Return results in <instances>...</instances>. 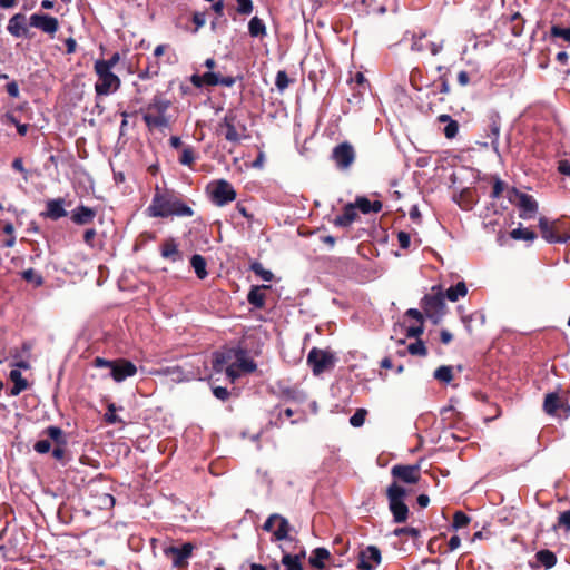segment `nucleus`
Wrapping results in <instances>:
<instances>
[{
  "label": "nucleus",
  "mask_w": 570,
  "mask_h": 570,
  "mask_svg": "<svg viewBox=\"0 0 570 570\" xmlns=\"http://www.w3.org/2000/svg\"><path fill=\"white\" fill-rule=\"evenodd\" d=\"M354 205L356 206V210H361L363 214H368L371 212V200L366 197H357Z\"/></svg>",
  "instance_id": "864d4df0"
},
{
  "label": "nucleus",
  "mask_w": 570,
  "mask_h": 570,
  "mask_svg": "<svg viewBox=\"0 0 570 570\" xmlns=\"http://www.w3.org/2000/svg\"><path fill=\"white\" fill-rule=\"evenodd\" d=\"M397 240H399V245L401 248L407 249L410 247L411 237H410V234H407L406 232H399Z\"/></svg>",
  "instance_id": "052dcab7"
},
{
  "label": "nucleus",
  "mask_w": 570,
  "mask_h": 570,
  "mask_svg": "<svg viewBox=\"0 0 570 570\" xmlns=\"http://www.w3.org/2000/svg\"><path fill=\"white\" fill-rule=\"evenodd\" d=\"M6 90L8 95L12 98H17L19 96V87L16 81H11L6 86Z\"/></svg>",
  "instance_id": "69168bd1"
},
{
  "label": "nucleus",
  "mask_w": 570,
  "mask_h": 570,
  "mask_svg": "<svg viewBox=\"0 0 570 570\" xmlns=\"http://www.w3.org/2000/svg\"><path fill=\"white\" fill-rule=\"evenodd\" d=\"M438 120L439 122L446 124L443 129V134L448 139H453L456 137L459 132V124L456 120L452 119L451 116L445 114L440 115Z\"/></svg>",
  "instance_id": "7c9ffc66"
},
{
  "label": "nucleus",
  "mask_w": 570,
  "mask_h": 570,
  "mask_svg": "<svg viewBox=\"0 0 570 570\" xmlns=\"http://www.w3.org/2000/svg\"><path fill=\"white\" fill-rule=\"evenodd\" d=\"M304 557V552L301 554H291L288 552H284L281 562L286 568V570H303L302 558Z\"/></svg>",
  "instance_id": "2f4dec72"
},
{
  "label": "nucleus",
  "mask_w": 570,
  "mask_h": 570,
  "mask_svg": "<svg viewBox=\"0 0 570 570\" xmlns=\"http://www.w3.org/2000/svg\"><path fill=\"white\" fill-rule=\"evenodd\" d=\"M351 82L355 85L356 94L354 95L356 98H361L367 89V81L362 72H356L355 76L351 79Z\"/></svg>",
  "instance_id": "ea45409f"
},
{
  "label": "nucleus",
  "mask_w": 570,
  "mask_h": 570,
  "mask_svg": "<svg viewBox=\"0 0 570 570\" xmlns=\"http://www.w3.org/2000/svg\"><path fill=\"white\" fill-rule=\"evenodd\" d=\"M541 236L550 244L566 243L570 239V219L559 218L549 220L546 217L539 219Z\"/></svg>",
  "instance_id": "39448f33"
},
{
  "label": "nucleus",
  "mask_w": 570,
  "mask_h": 570,
  "mask_svg": "<svg viewBox=\"0 0 570 570\" xmlns=\"http://www.w3.org/2000/svg\"><path fill=\"white\" fill-rule=\"evenodd\" d=\"M535 558L546 569L552 568L557 562L556 554L547 549L538 551Z\"/></svg>",
  "instance_id": "4c0bfd02"
},
{
  "label": "nucleus",
  "mask_w": 570,
  "mask_h": 570,
  "mask_svg": "<svg viewBox=\"0 0 570 570\" xmlns=\"http://www.w3.org/2000/svg\"><path fill=\"white\" fill-rule=\"evenodd\" d=\"M330 558V552L325 548H316L312 551L309 563L317 569L324 568V561Z\"/></svg>",
  "instance_id": "c9c22d12"
},
{
  "label": "nucleus",
  "mask_w": 570,
  "mask_h": 570,
  "mask_svg": "<svg viewBox=\"0 0 570 570\" xmlns=\"http://www.w3.org/2000/svg\"><path fill=\"white\" fill-rule=\"evenodd\" d=\"M233 365H235V370L239 371V375L243 372L252 373L256 370V364L247 357L243 350H236V356L234 358Z\"/></svg>",
  "instance_id": "bb28decb"
},
{
  "label": "nucleus",
  "mask_w": 570,
  "mask_h": 570,
  "mask_svg": "<svg viewBox=\"0 0 570 570\" xmlns=\"http://www.w3.org/2000/svg\"><path fill=\"white\" fill-rule=\"evenodd\" d=\"M264 288L266 287L253 286L247 295L248 303L255 308H263L265 305V293L263 292Z\"/></svg>",
  "instance_id": "473e14b6"
},
{
  "label": "nucleus",
  "mask_w": 570,
  "mask_h": 570,
  "mask_svg": "<svg viewBox=\"0 0 570 570\" xmlns=\"http://www.w3.org/2000/svg\"><path fill=\"white\" fill-rule=\"evenodd\" d=\"M33 449L36 452L40 454L48 453L51 449V443L49 440H39L35 443Z\"/></svg>",
  "instance_id": "4d7b16f0"
},
{
  "label": "nucleus",
  "mask_w": 570,
  "mask_h": 570,
  "mask_svg": "<svg viewBox=\"0 0 570 570\" xmlns=\"http://www.w3.org/2000/svg\"><path fill=\"white\" fill-rule=\"evenodd\" d=\"M207 191L209 194L210 200L216 206H225L236 198V190L234 189L233 185L225 180V179H218L212 181L207 186Z\"/></svg>",
  "instance_id": "9d476101"
},
{
  "label": "nucleus",
  "mask_w": 570,
  "mask_h": 570,
  "mask_svg": "<svg viewBox=\"0 0 570 570\" xmlns=\"http://www.w3.org/2000/svg\"><path fill=\"white\" fill-rule=\"evenodd\" d=\"M367 412L365 409H357L355 413L350 417V424L354 428H360L365 422Z\"/></svg>",
  "instance_id": "09e8293b"
},
{
  "label": "nucleus",
  "mask_w": 570,
  "mask_h": 570,
  "mask_svg": "<svg viewBox=\"0 0 570 570\" xmlns=\"http://www.w3.org/2000/svg\"><path fill=\"white\" fill-rule=\"evenodd\" d=\"M381 563V551L375 546H368L360 552L358 568L373 570Z\"/></svg>",
  "instance_id": "412c9836"
},
{
  "label": "nucleus",
  "mask_w": 570,
  "mask_h": 570,
  "mask_svg": "<svg viewBox=\"0 0 570 570\" xmlns=\"http://www.w3.org/2000/svg\"><path fill=\"white\" fill-rule=\"evenodd\" d=\"M510 236L511 238L513 239H517V240H534L537 238V235L534 232L528 229V228H522V227H518L513 230H511L510 233Z\"/></svg>",
  "instance_id": "a19ab883"
},
{
  "label": "nucleus",
  "mask_w": 570,
  "mask_h": 570,
  "mask_svg": "<svg viewBox=\"0 0 570 570\" xmlns=\"http://www.w3.org/2000/svg\"><path fill=\"white\" fill-rule=\"evenodd\" d=\"M236 11L243 16H249L253 12L254 6L252 0H235Z\"/></svg>",
  "instance_id": "8fccbe9b"
},
{
  "label": "nucleus",
  "mask_w": 570,
  "mask_h": 570,
  "mask_svg": "<svg viewBox=\"0 0 570 570\" xmlns=\"http://www.w3.org/2000/svg\"><path fill=\"white\" fill-rule=\"evenodd\" d=\"M120 61L119 52H115L111 55L109 59H98L95 63H101L104 66H108V69L112 70V68Z\"/></svg>",
  "instance_id": "6e6d98bb"
},
{
  "label": "nucleus",
  "mask_w": 570,
  "mask_h": 570,
  "mask_svg": "<svg viewBox=\"0 0 570 570\" xmlns=\"http://www.w3.org/2000/svg\"><path fill=\"white\" fill-rule=\"evenodd\" d=\"M250 269L265 282H271L273 279V273L265 269L259 262L252 263Z\"/></svg>",
  "instance_id": "c03bdc74"
},
{
  "label": "nucleus",
  "mask_w": 570,
  "mask_h": 570,
  "mask_svg": "<svg viewBox=\"0 0 570 570\" xmlns=\"http://www.w3.org/2000/svg\"><path fill=\"white\" fill-rule=\"evenodd\" d=\"M471 519L462 511H456L453 515L452 528L454 530L462 529L470 523Z\"/></svg>",
  "instance_id": "a18cd8bd"
},
{
  "label": "nucleus",
  "mask_w": 570,
  "mask_h": 570,
  "mask_svg": "<svg viewBox=\"0 0 570 570\" xmlns=\"http://www.w3.org/2000/svg\"><path fill=\"white\" fill-rule=\"evenodd\" d=\"M409 353L412 355L425 356L428 351L422 341L411 343L407 347Z\"/></svg>",
  "instance_id": "603ef678"
},
{
  "label": "nucleus",
  "mask_w": 570,
  "mask_h": 570,
  "mask_svg": "<svg viewBox=\"0 0 570 570\" xmlns=\"http://www.w3.org/2000/svg\"><path fill=\"white\" fill-rule=\"evenodd\" d=\"M550 33L554 38H561L566 42L570 43V27L562 28L560 26H552Z\"/></svg>",
  "instance_id": "49530a36"
},
{
  "label": "nucleus",
  "mask_w": 570,
  "mask_h": 570,
  "mask_svg": "<svg viewBox=\"0 0 570 570\" xmlns=\"http://www.w3.org/2000/svg\"><path fill=\"white\" fill-rule=\"evenodd\" d=\"M95 217V209L80 205L72 212L71 220L77 225H86L91 223Z\"/></svg>",
  "instance_id": "a878e982"
},
{
  "label": "nucleus",
  "mask_w": 570,
  "mask_h": 570,
  "mask_svg": "<svg viewBox=\"0 0 570 570\" xmlns=\"http://www.w3.org/2000/svg\"><path fill=\"white\" fill-rule=\"evenodd\" d=\"M422 308L426 316L438 324L445 314L446 305L444 302L443 293L434 295H425L423 298Z\"/></svg>",
  "instance_id": "4468645a"
},
{
  "label": "nucleus",
  "mask_w": 570,
  "mask_h": 570,
  "mask_svg": "<svg viewBox=\"0 0 570 570\" xmlns=\"http://www.w3.org/2000/svg\"><path fill=\"white\" fill-rule=\"evenodd\" d=\"M10 380L13 382V386L10 390L11 396L19 395L22 391L27 390L28 382L22 376L21 372L19 370H11L9 374Z\"/></svg>",
  "instance_id": "c85d7f7f"
},
{
  "label": "nucleus",
  "mask_w": 570,
  "mask_h": 570,
  "mask_svg": "<svg viewBox=\"0 0 570 570\" xmlns=\"http://www.w3.org/2000/svg\"><path fill=\"white\" fill-rule=\"evenodd\" d=\"M46 434L50 440H52L58 446H56L52 451V455L57 460H61L65 456V448L66 445V439L63 435V431L58 426H49L46 430Z\"/></svg>",
  "instance_id": "5701e85b"
},
{
  "label": "nucleus",
  "mask_w": 570,
  "mask_h": 570,
  "mask_svg": "<svg viewBox=\"0 0 570 570\" xmlns=\"http://www.w3.org/2000/svg\"><path fill=\"white\" fill-rule=\"evenodd\" d=\"M509 198L518 206L520 210V218L530 219L535 216L538 212V203L531 195L512 189Z\"/></svg>",
  "instance_id": "2eb2a0df"
},
{
  "label": "nucleus",
  "mask_w": 570,
  "mask_h": 570,
  "mask_svg": "<svg viewBox=\"0 0 570 570\" xmlns=\"http://www.w3.org/2000/svg\"><path fill=\"white\" fill-rule=\"evenodd\" d=\"M170 101L161 94L155 95L142 110V119L149 130L164 129L169 127V119L166 115Z\"/></svg>",
  "instance_id": "7ed1b4c3"
},
{
  "label": "nucleus",
  "mask_w": 570,
  "mask_h": 570,
  "mask_svg": "<svg viewBox=\"0 0 570 570\" xmlns=\"http://www.w3.org/2000/svg\"><path fill=\"white\" fill-rule=\"evenodd\" d=\"M150 217H191L194 210L186 205L174 191H160L156 188L151 203L147 208Z\"/></svg>",
  "instance_id": "f257e3e1"
},
{
  "label": "nucleus",
  "mask_w": 570,
  "mask_h": 570,
  "mask_svg": "<svg viewBox=\"0 0 570 570\" xmlns=\"http://www.w3.org/2000/svg\"><path fill=\"white\" fill-rule=\"evenodd\" d=\"M554 531L561 530L564 533L570 532V510H566L558 515L557 522L553 524Z\"/></svg>",
  "instance_id": "58836bf2"
},
{
  "label": "nucleus",
  "mask_w": 570,
  "mask_h": 570,
  "mask_svg": "<svg viewBox=\"0 0 570 570\" xmlns=\"http://www.w3.org/2000/svg\"><path fill=\"white\" fill-rule=\"evenodd\" d=\"M193 22L195 23L194 33H196L206 23V14L204 12H195L193 14Z\"/></svg>",
  "instance_id": "13d9d810"
},
{
  "label": "nucleus",
  "mask_w": 570,
  "mask_h": 570,
  "mask_svg": "<svg viewBox=\"0 0 570 570\" xmlns=\"http://www.w3.org/2000/svg\"><path fill=\"white\" fill-rule=\"evenodd\" d=\"M393 534L395 537L410 535L411 538L416 539L420 537L421 533H420V530L416 528L405 527V528H396L393 531Z\"/></svg>",
  "instance_id": "3c124183"
},
{
  "label": "nucleus",
  "mask_w": 570,
  "mask_h": 570,
  "mask_svg": "<svg viewBox=\"0 0 570 570\" xmlns=\"http://www.w3.org/2000/svg\"><path fill=\"white\" fill-rule=\"evenodd\" d=\"M468 294V287L464 282H459L454 286L446 289L444 298L446 297L451 302H456L460 297H464Z\"/></svg>",
  "instance_id": "e433bc0d"
},
{
  "label": "nucleus",
  "mask_w": 570,
  "mask_h": 570,
  "mask_svg": "<svg viewBox=\"0 0 570 570\" xmlns=\"http://www.w3.org/2000/svg\"><path fill=\"white\" fill-rule=\"evenodd\" d=\"M190 82L196 88H203L204 86L214 87V86H224V87H233L236 82V78L232 76L223 77L219 73L208 71L203 75L194 73L190 77Z\"/></svg>",
  "instance_id": "dca6fc26"
},
{
  "label": "nucleus",
  "mask_w": 570,
  "mask_h": 570,
  "mask_svg": "<svg viewBox=\"0 0 570 570\" xmlns=\"http://www.w3.org/2000/svg\"><path fill=\"white\" fill-rule=\"evenodd\" d=\"M190 265L194 268L195 274L197 275V277L199 279H204L207 277V275H208L207 269H206L207 263H206V259L202 255L194 254L190 258Z\"/></svg>",
  "instance_id": "72a5a7b5"
},
{
  "label": "nucleus",
  "mask_w": 570,
  "mask_h": 570,
  "mask_svg": "<svg viewBox=\"0 0 570 570\" xmlns=\"http://www.w3.org/2000/svg\"><path fill=\"white\" fill-rule=\"evenodd\" d=\"M12 168L19 173H21L23 175V179L27 181L28 180V170L24 168L23 166V161H22V158L18 157V158H14L12 164H11Z\"/></svg>",
  "instance_id": "bf43d9fd"
},
{
  "label": "nucleus",
  "mask_w": 570,
  "mask_h": 570,
  "mask_svg": "<svg viewBox=\"0 0 570 570\" xmlns=\"http://www.w3.org/2000/svg\"><path fill=\"white\" fill-rule=\"evenodd\" d=\"M503 189H504V183L500 178H497L493 184L491 197L499 198L501 196Z\"/></svg>",
  "instance_id": "e2e57ef3"
},
{
  "label": "nucleus",
  "mask_w": 570,
  "mask_h": 570,
  "mask_svg": "<svg viewBox=\"0 0 570 570\" xmlns=\"http://www.w3.org/2000/svg\"><path fill=\"white\" fill-rule=\"evenodd\" d=\"M94 71L97 77L95 92L98 97H106L115 94L121 86L120 78L108 66L94 63Z\"/></svg>",
  "instance_id": "423d86ee"
},
{
  "label": "nucleus",
  "mask_w": 570,
  "mask_h": 570,
  "mask_svg": "<svg viewBox=\"0 0 570 570\" xmlns=\"http://www.w3.org/2000/svg\"><path fill=\"white\" fill-rule=\"evenodd\" d=\"M543 411L551 416H570V405L568 404V400L558 392H550L546 394L543 400Z\"/></svg>",
  "instance_id": "f8f14e48"
},
{
  "label": "nucleus",
  "mask_w": 570,
  "mask_h": 570,
  "mask_svg": "<svg viewBox=\"0 0 570 570\" xmlns=\"http://www.w3.org/2000/svg\"><path fill=\"white\" fill-rule=\"evenodd\" d=\"M501 131V117L498 112L492 111L488 115L487 137L491 139V147L499 155V138Z\"/></svg>",
  "instance_id": "aec40b11"
},
{
  "label": "nucleus",
  "mask_w": 570,
  "mask_h": 570,
  "mask_svg": "<svg viewBox=\"0 0 570 570\" xmlns=\"http://www.w3.org/2000/svg\"><path fill=\"white\" fill-rule=\"evenodd\" d=\"M331 159L340 170H347L356 159V153L353 145L348 141H343L336 145L331 154Z\"/></svg>",
  "instance_id": "ddd939ff"
},
{
  "label": "nucleus",
  "mask_w": 570,
  "mask_h": 570,
  "mask_svg": "<svg viewBox=\"0 0 570 570\" xmlns=\"http://www.w3.org/2000/svg\"><path fill=\"white\" fill-rule=\"evenodd\" d=\"M277 518H278V513H273V514H271V515L266 519V521L264 522V524H263V530H264V531H266V532H272V533H273V531H274V525H275V523L277 522V521H276V520H277Z\"/></svg>",
  "instance_id": "680f3d73"
},
{
  "label": "nucleus",
  "mask_w": 570,
  "mask_h": 570,
  "mask_svg": "<svg viewBox=\"0 0 570 570\" xmlns=\"http://www.w3.org/2000/svg\"><path fill=\"white\" fill-rule=\"evenodd\" d=\"M277 528L273 531L272 541H282L288 538V533L292 529L288 520L283 515L278 514L276 520Z\"/></svg>",
  "instance_id": "c756f323"
},
{
  "label": "nucleus",
  "mask_w": 570,
  "mask_h": 570,
  "mask_svg": "<svg viewBox=\"0 0 570 570\" xmlns=\"http://www.w3.org/2000/svg\"><path fill=\"white\" fill-rule=\"evenodd\" d=\"M160 254L164 258L177 262L181 259V255L178 250V245L174 238H167L164 240L160 249Z\"/></svg>",
  "instance_id": "cd10ccee"
},
{
  "label": "nucleus",
  "mask_w": 570,
  "mask_h": 570,
  "mask_svg": "<svg viewBox=\"0 0 570 570\" xmlns=\"http://www.w3.org/2000/svg\"><path fill=\"white\" fill-rule=\"evenodd\" d=\"M357 218L356 206L353 203H348L344 206L343 213L335 217L333 220L337 227H348Z\"/></svg>",
  "instance_id": "393cba45"
},
{
  "label": "nucleus",
  "mask_w": 570,
  "mask_h": 570,
  "mask_svg": "<svg viewBox=\"0 0 570 570\" xmlns=\"http://www.w3.org/2000/svg\"><path fill=\"white\" fill-rule=\"evenodd\" d=\"M29 23L48 35H55L59 28L58 19L48 14L33 13L30 16Z\"/></svg>",
  "instance_id": "6ab92c4d"
},
{
  "label": "nucleus",
  "mask_w": 570,
  "mask_h": 570,
  "mask_svg": "<svg viewBox=\"0 0 570 570\" xmlns=\"http://www.w3.org/2000/svg\"><path fill=\"white\" fill-rule=\"evenodd\" d=\"M195 159L196 156L194 148L190 146H186L183 148L178 160L181 165L191 167V165L195 163Z\"/></svg>",
  "instance_id": "37998d69"
},
{
  "label": "nucleus",
  "mask_w": 570,
  "mask_h": 570,
  "mask_svg": "<svg viewBox=\"0 0 570 570\" xmlns=\"http://www.w3.org/2000/svg\"><path fill=\"white\" fill-rule=\"evenodd\" d=\"M391 474L405 483L415 484L420 480V466L396 464L392 466Z\"/></svg>",
  "instance_id": "a211bd4d"
},
{
  "label": "nucleus",
  "mask_w": 570,
  "mask_h": 570,
  "mask_svg": "<svg viewBox=\"0 0 570 570\" xmlns=\"http://www.w3.org/2000/svg\"><path fill=\"white\" fill-rule=\"evenodd\" d=\"M194 548L190 542H186L181 547L169 546L164 548V554L171 560L174 567L181 568L187 564Z\"/></svg>",
  "instance_id": "f3484780"
},
{
  "label": "nucleus",
  "mask_w": 570,
  "mask_h": 570,
  "mask_svg": "<svg viewBox=\"0 0 570 570\" xmlns=\"http://www.w3.org/2000/svg\"><path fill=\"white\" fill-rule=\"evenodd\" d=\"M213 394L220 401H226L229 396V392L226 387L216 386L213 389Z\"/></svg>",
  "instance_id": "0e129e2a"
},
{
  "label": "nucleus",
  "mask_w": 570,
  "mask_h": 570,
  "mask_svg": "<svg viewBox=\"0 0 570 570\" xmlns=\"http://www.w3.org/2000/svg\"><path fill=\"white\" fill-rule=\"evenodd\" d=\"M452 367L448 365H442L438 367L434 372V379L442 383H450L452 381Z\"/></svg>",
  "instance_id": "79ce46f5"
},
{
  "label": "nucleus",
  "mask_w": 570,
  "mask_h": 570,
  "mask_svg": "<svg viewBox=\"0 0 570 570\" xmlns=\"http://www.w3.org/2000/svg\"><path fill=\"white\" fill-rule=\"evenodd\" d=\"M558 170L560 174L564 176H570V161L567 159L560 160L558 165Z\"/></svg>",
  "instance_id": "338daca9"
},
{
  "label": "nucleus",
  "mask_w": 570,
  "mask_h": 570,
  "mask_svg": "<svg viewBox=\"0 0 570 570\" xmlns=\"http://www.w3.org/2000/svg\"><path fill=\"white\" fill-rule=\"evenodd\" d=\"M389 509L395 523H403L409 518V508L404 503L406 490L396 482L391 483L386 489Z\"/></svg>",
  "instance_id": "6e6552de"
},
{
  "label": "nucleus",
  "mask_w": 570,
  "mask_h": 570,
  "mask_svg": "<svg viewBox=\"0 0 570 570\" xmlns=\"http://www.w3.org/2000/svg\"><path fill=\"white\" fill-rule=\"evenodd\" d=\"M105 421L109 424L121 422L120 417L116 415V406L114 403L108 405L107 412L105 414Z\"/></svg>",
  "instance_id": "5fc2aeb1"
},
{
  "label": "nucleus",
  "mask_w": 570,
  "mask_h": 570,
  "mask_svg": "<svg viewBox=\"0 0 570 570\" xmlns=\"http://www.w3.org/2000/svg\"><path fill=\"white\" fill-rule=\"evenodd\" d=\"M63 198L49 199L46 203V212L43 213V215L52 220H58L67 216V212L63 208Z\"/></svg>",
  "instance_id": "b1692460"
},
{
  "label": "nucleus",
  "mask_w": 570,
  "mask_h": 570,
  "mask_svg": "<svg viewBox=\"0 0 570 570\" xmlns=\"http://www.w3.org/2000/svg\"><path fill=\"white\" fill-rule=\"evenodd\" d=\"M8 32L16 38H27L29 29L27 27V18L23 13H16L9 19L7 26Z\"/></svg>",
  "instance_id": "4be33fe9"
},
{
  "label": "nucleus",
  "mask_w": 570,
  "mask_h": 570,
  "mask_svg": "<svg viewBox=\"0 0 570 570\" xmlns=\"http://www.w3.org/2000/svg\"><path fill=\"white\" fill-rule=\"evenodd\" d=\"M429 32L423 29L417 30H407L403 37V42H410V49L413 52L423 53L426 50L430 51L432 56L439 55L444 47V40H429Z\"/></svg>",
  "instance_id": "20e7f679"
},
{
  "label": "nucleus",
  "mask_w": 570,
  "mask_h": 570,
  "mask_svg": "<svg viewBox=\"0 0 570 570\" xmlns=\"http://www.w3.org/2000/svg\"><path fill=\"white\" fill-rule=\"evenodd\" d=\"M289 85V78L285 70H279L276 73L275 86L278 91L283 92Z\"/></svg>",
  "instance_id": "de8ad7c7"
},
{
  "label": "nucleus",
  "mask_w": 570,
  "mask_h": 570,
  "mask_svg": "<svg viewBox=\"0 0 570 570\" xmlns=\"http://www.w3.org/2000/svg\"><path fill=\"white\" fill-rule=\"evenodd\" d=\"M94 366L97 368L108 367L110 370V376L117 383H121L126 379L135 376L137 373V366L126 358L111 361L102 357H96L94 360Z\"/></svg>",
  "instance_id": "0eeeda50"
},
{
  "label": "nucleus",
  "mask_w": 570,
  "mask_h": 570,
  "mask_svg": "<svg viewBox=\"0 0 570 570\" xmlns=\"http://www.w3.org/2000/svg\"><path fill=\"white\" fill-rule=\"evenodd\" d=\"M235 356V348H226L223 351L215 352L212 361V367L214 372H225L226 376L229 379L232 383H234L239 377V371L235 370V365H233Z\"/></svg>",
  "instance_id": "1a4fd4ad"
},
{
  "label": "nucleus",
  "mask_w": 570,
  "mask_h": 570,
  "mask_svg": "<svg viewBox=\"0 0 570 570\" xmlns=\"http://www.w3.org/2000/svg\"><path fill=\"white\" fill-rule=\"evenodd\" d=\"M96 230L94 228H89L87 229L85 233H83V242L89 245V246H94L92 244V240L94 238L96 237Z\"/></svg>",
  "instance_id": "774afa93"
},
{
  "label": "nucleus",
  "mask_w": 570,
  "mask_h": 570,
  "mask_svg": "<svg viewBox=\"0 0 570 570\" xmlns=\"http://www.w3.org/2000/svg\"><path fill=\"white\" fill-rule=\"evenodd\" d=\"M248 32L254 38H263L267 35L264 21L258 17H253L248 22Z\"/></svg>",
  "instance_id": "f704fd0d"
},
{
  "label": "nucleus",
  "mask_w": 570,
  "mask_h": 570,
  "mask_svg": "<svg viewBox=\"0 0 570 570\" xmlns=\"http://www.w3.org/2000/svg\"><path fill=\"white\" fill-rule=\"evenodd\" d=\"M335 356L328 350L313 347L307 355V364L311 366L314 375H320L327 368L334 366Z\"/></svg>",
  "instance_id": "9b49d317"
},
{
  "label": "nucleus",
  "mask_w": 570,
  "mask_h": 570,
  "mask_svg": "<svg viewBox=\"0 0 570 570\" xmlns=\"http://www.w3.org/2000/svg\"><path fill=\"white\" fill-rule=\"evenodd\" d=\"M217 134L223 135L233 145L252 138L247 124L235 109L226 111L217 125Z\"/></svg>",
  "instance_id": "f03ea898"
}]
</instances>
